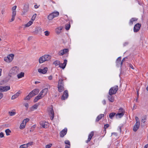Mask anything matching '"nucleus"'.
Wrapping results in <instances>:
<instances>
[{
	"label": "nucleus",
	"instance_id": "f257e3e1",
	"mask_svg": "<svg viewBox=\"0 0 148 148\" xmlns=\"http://www.w3.org/2000/svg\"><path fill=\"white\" fill-rule=\"evenodd\" d=\"M19 72L18 68L17 66L14 67L10 71L9 75L10 77H12L13 76L17 74Z\"/></svg>",
	"mask_w": 148,
	"mask_h": 148
},
{
	"label": "nucleus",
	"instance_id": "f03ea898",
	"mask_svg": "<svg viewBox=\"0 0 148 148\" xmlns=\"http://www.w3.org/2000/svg\"><path fill=\"white\" fill-rule=\"evenodd\" d=\"M118 90V88L117 86H115L111 88L109 91V95H111L115 94Z\"/></svg>",
	"mask_w": 148,
	"mask_h": 148
},
{
	"label": "nucleus",
	"instance_id": "7ed1b4c3",
	"mask_svg": "<svg viewBox=\"0 0 148 148\" xmlns=\"http://www.w3.org/2000/svg\"><path fill=\"white\" fill-rule=\"evenodd\" d=\"M14 56V54H10L8 55L7 57H5L4 58V60L7 62H10L13 60Z\"/></svg>",
	"mask_w": 148,
	"mask_h": 148
},
{
	"label": "nucleus",
	"instance_id": "20e7f679",
	"mask_svg": "<svg viewBox=\"0 0 148 148\" xmlns=\"http://www.w3.org/2000/svg\"><path fill=\"white\" fill-rule=\"evenodd\" d=\"M40 125L44 128H47L49 127V123L48 122L45 121H41L40 122Z\"/></svg>",
	"mask_w": 148,
	"mask_h": 148
},
{
	"label": "nucleus",
	"instance_id": "39448f33",
	"mask_svg": "<svg viewBox=\"0 0 148 148\" xmlns=\"http://www.w3.org/2000/svg\"><path fill=\"white\" fill-rule=\"evenodd\" d=\"M29 9V5L26 4L24 5L23 8V11L22 12V15H25V13L28 12Z\"/></svg>",
	"mask_w": 148,
	"mask_h": 148
},
{
	"label": "nucleus",
	"instance_id": "423d86ee",
	"mask_svg": "<svg viewBox=\"0 0 148 148\" xmlns=\"http://www.w3.org/2000/svg\"><path fill=\"white\" fill-rule=\"evenodd\" d=\"M10 89V87L9 86H0V91L1 92L6 91Z\"/></svg>",
	"mask_w": 148,
	"mask_h": 148
},
{
	"label": "nucleus",
	"instance_id": "0eeeda50",
	"mask_svg": "<svg viewBox=\"0 0 148 148\" xmlns=\"http://www.w3.org/2000/svg\"><path fill=\"white\" fill-rule=\"evenodd\" d=\"M141 24L139 23L136 24L134 27V31L135 32H137L140 29Z\"/></svg>",
	"mask_w": 148,
	"mask_h": 148
},
{
	"label": "nucleus",
	"instance_id": "6e6552de",
	"mask_svg": "<svg viewBox=\"0 0 148 148\" xmlns=\"http://www.w3.org/2000/svg\"><path fill=\"white\" fill-rule=\"evenodd\" d=\"M69 51L68 49H64L59 51L58 54L60 56H62L64 54H65L66 53L68 52Z\"/></svg>",
	"mask_w": 148,
	"mask_h": 148
},
{
	"label": "nucleus",
	"instance_id": "1a4fd4ad",
	"mask_svg": "<svg viewBox=\"0 0 148 148\" xmlns=\"http://www.w3.org/2000/svg\"><path fill=\"white\" fill-rule=\"evenodd\" d=\"M48 70V68L47 67H45L43 69H38V71L40 73L45 74L46 73Z\"/></svg>",
	"mask_w": 148,
	"mask_h": 148
},
{
	"label": "nucleus",
	"instance_id": "9d476101",
	"mask_svg": "<svg viewBox=\"0 0 148 148\" xmlns=\"http://www.w3.org/2000/svg\"><path fill=\"white\" fill-rule=\"evenodd\" d=\"M68 91L67 90H65L64 91L63 94L62 96L61 99L62 100H65L68 98Z\"/></svg>",
	"mask_w": 148,
	"mask_h": 148
},
{
	"label": "nucleus",
	"instance_id": "9b49d317",
	"mask_svg": "<svg viewBox=\"0 0 148 148\" xmlns=\"http://www.w3.org/2000/svg\"><path fill=\"white\" fill-rule=\"evenodd\" d=\"M67 129L65 128L61 131L60 133V136L61 137H63L66 134L67 132Z\"/></svg>",
	"mask_w": 148,
	"mask_h": 148
},
{
	"label": "nucleus",
	"instance_id": "f8f14e48",
	"mask_svg": "<svg viewBox=\"0 0 148 148\" xmlns=\"http://www.w3.org/2000/svg\"><path fill=\"white\" fill-rule=\"evenodd\" d=\"M67 62V60L65 59L64 60V62L63 63H60V62L59 65V67L63 69H64L66 65Z\"/></svg>",
	"mask_w": 148,
	"mask_h": 148
},
{
	"label": "nucleus",
	"instance_id": "ddd939ff",
	"mask_svg": "<svg viewBox=\"0 0 148 148\" xmlns=\"http://www.w3.org/2000/svg\"><path fill=\"white\" fill-rule=\"evenodd\" d=\"M42 56L43 57V58L44 59L45 62L49 60L51 58V56L48 55H45Z\"/></svg>",
	"mask_w": 148,
	"mask_h": 148
},
{
	"label": "nucleus",
	"instance_id": "4468645a",
	"mask_svg": "<svg viewBox=\"0 0 148 148\" xmlns=\"http://www.w3.org/2000/svg\"><path fill=\"white\" fill-rule=\"evenodd\" d=\"M21 92L20 91H19L18 92L16 93L15 95H13L11 98L12 99H14L17 98L21 94Z\"/></svg>",
	"mask_w": 148,
	"mask_h": 148
},
{
	"label": "nucleus",
	"instance_id": "2eb2a0df",
	"mask_svg": "<svg viewBox=\"0 0 148 148\" xmlns=\"http://www.w3.org/2000/svg\"><path fill=\"white\" fill-rule=\"evenodd\" d=\"M93 135H94L93 132V131L91 132L88 136V140H86V143H88L92 139V137L93 136Z\"/></svg>",
	"mask_w": 148,
	"mask_h": 148
},
{
	"label": "nucleus",
	"instance_id": "dca6fc26",
	"mask_svg": "<svg viewBox=\"0 0 148 148\" xmlns=\"http://www.w3.org/2000/svg\"><path fill=\"white\" fill-rule=\"evenodd\" d=\"M93 135H94L93 132V131L91 132L88 136V140H86V143H88L92 139V137L93 136Z\"/></svg>",
	"mask_w": 148,
	"mask_h": 148
},
{
	"label": "nucleus",
	"instance_id": "f3484780",
	"mask_svg": "<svg viewBox=\"0 0 148 148\" xmlns=\"http://www.w3.org/2000/svg\"><path fill=\"white\" fill-rule=\"evenodd\" d=\"M93 135H94L93 132V131L91 132L88 136V140H86V143H88L92 139V137L93 136Z\"/></svg>",
	"mask_w": 148,
	"mask_h": 148
},
{
	"label": "nucleus",
	"instance_id": "a211bd4d",
	"mask_svg": "<svg viewBox=\"0 0 148 148\" xmlns=\"http://www.w3.org/2000/svg\"><path fill=\"white\" fill-rule=\"evenodd\" d=\"M93 135H94L93 132V131L91 132L88 136V140H86V143H88L92 139V137L93 136Z\"/></svg>",
	"mask_w": 148,
	"mask_h": 148
},
{
	"label": "nucleus",
	"instance_id": "6ab92c4d",
	"mask_svg": "<svg viewBox=\"0 0 148 148\" xmlns=\"http://www.w3.org/2000/svg\"><path fill=\"white\" fill-rule=\"evenodd\" d=\"M64 85H58V90L59 92H61L64 90Z\"/></svg>",
	"mask_w": 148,
	"mask_h": 148
},
{
	"label": "nucleus",
	"instance_id": "aec40b11",
	"mask_svg": "<svg viewBox=\"0 0 148 148\" xmlns=\"http://www.w3.org/2000/svg\"><path fill=\"white\" fill-rule=\"evenodd\" d=\"M140 124L135 123L134 126L133 128V130L134 132L136 131L138 129L140 126Z\"/></svg>",
	"mask_w": 148,
	"mask_h": 148
},
{
	"label": "nucleus",
	"instance_id": "412c9836",
	"mask_svg": "<svg viewBox=\"0 0 148 148\" xmlns=\"http://www.w3.org/2000/svg\"><path fill=\"white\" fill-rule=\"evenodd\" d=\"M49 114L50 116H51V120H52L54 117V112L52 108L50 110Z\"/></svg>",
	"mask_w": 148,
	"mask_h": 148
},
{
	"label": "nucleus",
	"instance_id": "4be33fe9",
	"mask_svg": "<svg viewBox=\"0 0 148 148\" xmlns=\"http://www.w3.org/2000/svg\"><path fill=\"white\" fill-rule=\"evenodd\" d=\"M112 95H109L108 96V98L110 101L113 102L114 101V98Z\"/></svg>",
	"mask_w": 148,
	"mask_h": 148
},
{
	"label": "nucleus",
	"instance_id": "5701e85b",
	"mask_svg": "<svg viewBox=\"0 0 148 148\" xmlns=\"http://www.w3.org/2000/svg\"><path fill=\"white\" fill-rule=\"evenodd\" d=\"M63 27H60L57 28L56 29V33L58 34L61 32V30L62 29Z\"/></svg>",
	"mask_w": 148,
	"mask_h": 148
},
{
	"label": "nucleus",
	"instance_id": "b1692460",
	"mask_svg": "<svg viewBox=\"0 0 148 148\" xmlns=\"http://www.w3.org/2000/svg\"><path fill=\"white\" fill-rule=\"evenodd\" d=\"M54 18L57 17L59 16V13L58 12L56 11L51 13Z\"/></svg>",
	"mask_w": 148,
	"mask_h": 148
},
{
	"label": "nucleus",
	"instance_id": "393cba45",
	"mask_svg": "<svg viewBox=\"0 0 148 148\" xmlns=\"http://www.w3.org/2000/svg\"><path fill=\"white\" fill-rule=\"evenodd\" d=\"M124 115V112H122L119 113H118L116 114V117L118 116V117L119 118H121Z\"/></svg>",
	"mask_w": 148,
	"mask_h": 148
},
{
	"label": "nucleus",
	"instance_id": "a878e982",
	"mask_svg": "<svg viewBox=\"0 0 148 148\" xmlns=\"http://www.w3.org/2000/svg\"><path fill=\"white\" fill-rule=\"evenodd\" d=\"M121 57H119L116 60V65L118 66L120 64H121Z\"/></svg>",
	"mask_w": 148,
	"mask_h": 148
},
{
	"label": "nucleus",
	"instance_id": "bb28decb",
	"mask_svg": "<svg viewBox=\"0 0 148 148\" xmlns=\"http://www.w3.org/2000/svg\"><path fill=\"white\" fill-rule=\"evenodd\" d=\"M104 116V114H101L97 116L96 119V121H98L101 118Z\"/></svg>",
	"mask_w": 148,
	"mask_h": 148
},
{
	"label": "nucleus",
	"instance_id": "cd10ccee",
	"mask_svg": "<svg viewBox=\"0 0 148 148\" xmlns=\"http://www.w3.org/2000/svg\"><path fill=\"white\" fill-rule=\"evenodd\" d=\"M25 125H26L24 123V121H22L20 126V129H24L25 127Z\"/></svg>",
	"mask_w": 148,
	"mask_h": 148
},
{
	"label": "nucleus",
	"instance_id": "c85d7f7f",
	"mask_svg": "<svg viewBox=\"0 0 148 148\" xmlns=\"http://www.w3.org/2000/svg\"><path fill=\"white\" fill-rule=\"evenodd\" d=\"M137 19L136 18H132L130 21L129 24L130 25H132L133 23V22L137 21Z\"/></svg>",
	"mask_w": 148,
	"mask_h": 148
},
{
	"label": "nucleus",
	"instance_id": "c756f323",
	"mask_svg": "<svg viewBox=\"0 0 148 148\" xmlns=\"http://www.w3.org/2000/svg\"><path fill=\"white\" fill-rule=\"evenodd\" d=\"M24 73L23 72H21L20 73L17 75V76L18 78H21L24 76Z\"/></svg>",
	"mask_w": 148,
	"mask_h": 148
},
{
	"label": "nucleus",
	"instance_id": "7c9ffc66",
	"mask_svg": "<svg viewBox=\"0 0 148 148\" xmlns=\"http://www.w3.org/2000/svg\"><path fill=\"white\" fill-rule=\"evenodd\" d=\"M38 104H36L33 106L31 108V110H33L34 109H37L38 106Z\"/></svg>",
	"mask_w": 148,
	"mask_h": 148
},
{
	"label": "nucleus",
	"instance_id": "2f4dec72",
	"mask_svg": "<svg viewBox=\"0 0 148 148\" xmlns=\"http://www.w3.org/2000/svg\"><path fill=\"white\" fill-rule=\"evenodd\" d=\"M32 91L34 94V95H32V96H34L36 95L37 94H38V93L39 92V90L38 89H36L33 90Z\"/></svg>",
	"mask_w": 148,
	"mask_h": 148
},
{
	"label": "nucleus",
	"instance_id": "473e14b6",
	"mask_svg": "<svg viewBox=\"0 0 148 148\" xmlns=\"http://www.w3.org/2000/svg\"><path fill=\"white\" fill-rule=\"evenodd\" d=\"M39 61L40 63H42L45 62L44 59L43 58L42 56L39 59Z\"/></svg>",
	"mask_w": 148,
	"mask_h": 148
},
{
	"label": "nucleus",
	"instance_id": "72a5a7b5",
	"mask_svg": "<svg viewBox=\"0 0 148 148\" xmlns=\"http://www.w3.org/2000/svg\"><path fill=\"white\" fill-rule=\"evenodd\" d=\"M42 93L44 94L43 96L45 95L47 93L48 91V88H45L42 90L41 91Z\"/></svg>",
	"mask_w": 148,
	"mask_h": 148
},
{
	"label": "nucleus",
	"instance_id": "f704fd0d",
	"mask_svg": "<svg viewBox=\"0 0 148 148\" xmlns=\"http://www.w3.org/2000/svg\"><path fill=\"white\" fill-rule=\"evenodd\" d=\"M54 18L52 13L49 14L48 16V19L49 20H52Z\"/></svg>",
	"mask_w": 148,
	"mask_h": 148
},
{
	"label": "nucleus",
	"instance_id": "c9c22d12",
	"mask_svg": "<svg viewBox=\"0 0 148 148\" xmlns=\"http://www.w3.org/2000/svg\"><path fill=\"white\" fill-rule=\"evenodd\" d=\"M16 15V14H15V13L14 12L13 13V14H12V18H11V20L10 21H9L10 22H12L14 20V19L15 18V17Z\"/></svg>",
	"mask_w": 148,
	"mask_h": 148
},
{
	"label": "nucleus",
	"instance_id": "e433bc0d",
	"mask_svg": "<svg viewBox=\"0 0 148 148\" xmlns=\"http://www.w3.org/2000/svg\"><path fill=\"white\" fill-rule=\"evenodd\" d=\"M41 98V97H40L39 96H37L34 99V102L35 103L38 100Z\"/></svg>",
	"mask_w": 148,
	"mask_h": 148
},
{
	"label": "nucleus",
	"instance_id": "4c0bfd02",
	"mask_svg": "<svg viewBox=\"0 0 148 148\" xmlns=\"http://www.w3.org/2000/svg\"><path fill=\"white\" fill-rule=\"evenodd\" d=\"M71 27V25L70 22L68 24H67L66 25L65 29L67 30H69Z\"/></svg>",
	"mask_w": 148,
	"mask_h": 148
},
{
	"label": "nucleus",
	"instance_id": "58836bf2",
	"mask_svg": "<svg viewBox=\"0 0 148 148\" xmlns=\"http://www.w3.org/2000/svg\"><path fill=\"white\" fill-rule=\"evenodd\" d=\"M60 62L58 60H56L53 63V64H55V66H56L58 65H59Z\"/></svg>",
	"mask_w": 148,
	"mask_h": 148
},
{
	"label": "nucleus",
	"instance_id": "ea45409f",
	"mask_svg": "<svg viewBox=\"0 0 148 148\" xmlns=\"http://www.w3.org/2000/svg\"><path fill=\"white\" fill-rule=\"evenodd\" d=\"M58 85H64L63 80L62 79H60L58 81Z\"/></svg>",
	"mask_w": 148,
	"mask_h": 148
},
{
	"label": "nucleus",
	"instance_id": "a19ab883",
	"mask_svg": "<svg viewBox=\"0 0 148 148\" xmlns=\"http://www.w3.org/2000/svg\"><path fill=\"white\" fill-rule=\"evenodd\" d=\"M116 113L114 112H112L110 113L109 115V117L112 119V118L115 115Z\"/></svg>",
	"mask_w": 148,
	"mask_h": 148
},
{
	"label": "nucleus",
	"instance_id": "79ce46f5",
	"mask_svg": "<svg viewBox=\"0 0 148 148\" xmlns=\"http://www.w3.org/2000/svg\"><path fill=\"white\" fill-rule=\"evenodd\" d=\"M33 23V22L30 21L28 23L25 25V27H28L30 26Z\"/></svg>",
	"mask_w": 148,
	"mask_h": 148
},
{
	"label": "nucleus",
	"instance_id": "37998d69",
	"mask_svg": "<svg viewBox=\"0 0 148 148\" xmlns=\"http://www.w3.org/2000/svg\"><path fill=\"white\" fill-rule=\"evenodd\" d=\"M32 97V96H30L28 95L27 96H26L24 98V100H27L30 99Z\"/></svg>",
	"mask_w": 148,
	"mask_h": 148
},
{
	"label": "nucleus",
	"instance_id": "c03bdc74",
	"mask_svg": "<svg viewBox=\"0 0 148 148\" xmlns=\"http://www.w3.org/2000/svg\"><path fill=\"white\" fill-rule=\"evenodd\" d=\"M16 7H17V6L16 5H15L14 6V7H13L12 8V14H13V13L14 12V13H15V14H16V11L15 10H16Z\"/></svg>",
	"mask_w": 148,
	"mask_h": 148
},
{
	"label": "nucleus",
	"instance_id": "a18cd8bd",
	"mask_svg": "<svg viewBox=\"0 0 148 148\" xmlns=\"http://www.w3.org/2000/svg\"><path fill=\"white\" fill-rule=\"evenodd\" d=\"M5 132L6 133V135L7 136H8L10 135L9 133H10L11 131L9 129H7L5 130Z\"/></svg>",
	"mask_w": 148,
	"mask_h": 148
},
{
	"label": "nucleus",
	"instance_id": "49530a36",
	"mask_svg": "<svg viewBox=\"0 0 148 148\" xmlns=\"http://www.w3.org/2000/svg\"><path fill=\"white\" fill-rule=\"evenodd\" d=\"M27 147V146L26 144L21 145L20 147V148H26Z\"/></svg>",
	"mask_w": 148,
	"mask_h": 148
},
{
	"label": "nucleus",
	"instance_id": "de8ad7c7",
	"mask_svg": "<svg viewBox=\"0 0 148 148\" xmlns=\"http://www.w3.org/2000/svg\"><path fill=\"white\" fill-rule=\"evenodd\" d=\"M9 114L10 116H12L16 114V112H9Z\"/></svg>",
	"mask_w": 148,
	"mask_h": 148
},
{
	"label": "nucleus",
	"instance_id": "09e8293b",
	"mask_svg": "<svg viewBox=\"0 0 148 148\" xmlns=\"http://www.w3.org/2000/svg\"><path fill=\"white\" fill-rule=\"evenodd\" d=\"M36 14H34L33 15V16L32 17V19H31L32 20V21H34L36 17Z\"/></svg>",
	"mask_w": 148,
	"mask_h": 148
},
{
	"label": "nucleus",
	"instance_id": "8fccbe9b",
	"mask_svg": "<svg viewBox=\"0 0 148 148\" xmlns=\"http://www.w3.org/2000/svg\"><path fill=\"white\" fill-rule=\"evenodd\" d=\"M135 119L136 121V123L140 124L139 120L138 118L136 116L135 117Z\"/></svg>",
	"mask_w": 148,
	"mask_h": 148
},
{
	"label": "nucleus",
	"instance_id": "3c124183",
	"mask_svg": "<svg viewBox=\"0 0 148 148\" xmlns=\"http://www.w3.org/2000/svg\"><path fill=\"white\" fill-rule=\"evenodd\" d=\"M29 119L28 118H27L24 120L23 121H24V123H25V125H26L27 122H28L29 121Z\"/></svg>",
	"mask_w": 148,
	"mask_h": 148
},
{
	"label": "nucleus",
	"instance_id": "603ef678",
	"mask_svg": "<svg viewBox=\"0 0 148 148\" xmlns=\"http://www.w3.org/2000/svg\"><path fill=\"white\" fill-rule=\"evenodd\" d=\"M44 33L46 36H48L49 35L50 32L48 31H46L44 32Z\"/></svg>",
	"mask_w": 148,
	"mask_h": 148
},
{
	"label": "nucleus",
	"instance_id": "864d4df0",
	"mask_svg": "<svg viewBox=\"0 0 148 148\" xmlns=\"http://www.w3.org/2000/svg\"><path fill=\"white\" fill-rule=\"evenodd\" d=\"M64 143L66 144H67L68 145H70V143L69 141L68 140H66L64 141Z\"/></svg>",
	"mask_w": 148,
	"mask_h": 148
},
{
	"label": "nucleus",
	"instance_id": "5fc2aeb1",
	"mask_svg": "<svg viewBox=\"0 0 148 148\" xmlns=\"http://www.w3.org/2000/svg\"><path fill=\"white\" fill-rule=\"evenodd\" d=\"M33 143V142H30L29 143H28L27 144H26L27 145V147H29V146L32 145Z\"/></svg>",
	"mask_w": 148,
	"mask_h": 148
},
{
	"label": "nucleus",
	"instance_id": "6e6d98bb",
	"mask_svg": "<svg viewBox=\"0 0 148 148\" xmlns=\"http://www.w3.org/2000/svg\"><path fill=\"white\" fill-rule=\"evenodd\" d=\"M44 95L42 93V92L41 91L40 93L39 94L38 96H39L40 97H41V98L43 96H42V95Z\"/></svg>",
	"mask_w": 148,
	"mask_h": 148
},
{
	"label": "nucleus",
	"instance_id": "4d7b16f0",
	"mask_svg": "<svg viewBox=\"0 0 148 148\" xmlns=\"http://www.w3.org/2000/svg\"><path fill=\"white\" fill-rule=\"evenodd\" d=\"M109 125L108 124H106L104 125V129H106L108 127H109Z\"/></svg>",
	"mask_w": 148,
	"mask_h": 148
},
{
	"label": "nucleus",
	"instance_id": "13d9d810",
	"mask_svg": "<svg viewBox=\"0 0 148 148\" xmlns=\"http://www.w3.org/2000/svg\"><path fill=\"white\" fill-rule=\"evenodd\" d=\"M146 120V118L145 117L143 118L142 119V122H143V123H145V122Z\"/></svg>",
	"mask_w": 148,
	"mask_h": 148
},
{
	"label": "nucleus",
	"instance_id": "bf43d9fd",
	"mask_svg": "<svg viewBox=\"0 0 148 148\" xmlns=\"http://www.w3.org/2000/svg\"><path fill=\"white\" fill-rule=\"evenodd\" d=\"M125 58H123V60H122L121 63V66H122L123 62H124L125 61Z\"/></svg>",
	"mask_w": 148,
	"mask_h": 148
},
{
	"label": "nucleus",
	"instance_id": "052dcab7",
	"mask_svg": "<svg viewBox=\"0 0 148 148\" xmlns=\"http://www.w3.org/2000/svg\"><path fill=\"white\" fill-rule=\"evenodd\" d=\"M34 93L32 91L31 92L29 93V95L30 96H32V97H33L34 96H32V95H34Z\"/></svg>",
	"mask_w": 148,
	"mask_h": 148
},
{
	"label": "nucleus",
	"instance_id": "680f3d73",
	"mask_svg": "<svg viewBox=\"0 0 148 148\" xmlns=\"http://www.w3.org/2000/svg\"><path fill=\"white\" fill-rule=\"evenodd\" d=\"M129 42H125L124 43L123 45L124 46H125L129 44Z\"/></svg>",
	"mask_w": 148,
	"mask_h": 148
},
{
	"label": "nucleus",
	"instance_id": "e2e57ef3",
	"mask_svg": "<svg viewBox=\"0 0 148 148\" xmlns=\"http://www.w3.org/2000/svg\"><path fill=\"white\" fill-rule=\"evenodd\" d=\"M4 134L2 132L0 133V138H2L4 137Z\"/></svg>",
	"mask_w": 148,
	"mask_h": 148
},
{
	"label": "nucleus",
	"instance_id": "0e129e2a",
	"mask_svg": "<svg viewBox=\"0 0 148 148\" xmlns=\"http://www.w3.org/2000/svg\"><path fill=\"white\" fill-rule=\"evenodd\" d=\"M3 97V94L1 92H0V99H1Z\"/></svg>",
	"mask_w": 148,
	"mask_h": 148
},
{
	"label": "nucleus",
	"instance_id": "69168bd1",
	"mask_svg": "<svg viewBox=\"0 0 148 148\" xmlns=\"http://www.w3.org/2000/svg\"><path fill=\"white\" fill-rule=\"evenodd\" d=\"M25 106L27 108V109L28 108V107H29V105H28V103H25Z\"/></svg>",
	"mask_w": 148,
	"mask_h": 148
},
{
	"label": "nucleus",
	"instance_id": "338daca9",
	"mask_svg": "<svg viewBox=\"0 0 148 148\" xmlns=\"http://www.w3.org/2000/svg\"><path fill=\"white\" fill-rule=\"evenodd\" d=\"M48 79L49 80H51L52 79V76L51 75H50Z\"/></svg>",
	"mask_w": 148,
	"mask_h": 148
},
{
	"label": "nucleus",
	"instance_id": "774afa93",
	"mask_svg": "<svg viewBox=\"0 0 148 148\" xmlns=\"http://www.w3.org/2000/svg\"><path fill=\"white\" fill-rule=\"evenodd\" d=\"M129 66H130V67L131 68H132V69H134V67L131 64H130L129 65Z\"/></svg>",
	"mask_w": 148,
	"mask_h": 148
}]
</instances>
